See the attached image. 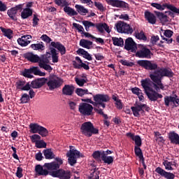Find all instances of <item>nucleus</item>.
Returning a JSON list of instances; mask_svg holds the SVG:
<instances>
[{
    "label": "nucleus",
    "instance_id": "nucleus-53",
    "mask_svg": "<svg viewBox=\"0 0 179 179\" xmlns=\"http://www.w3.org/2000/svg\"><path fill=\"white\" fill-rule=\"evenodd\" d=\"M31 139L34 143H37V142H40L41 136H40L38 134H34L31 136Z\"/></svg>",
    "mask_w": 179,
    "mask_h": 179
},
{
    "label": "nucleus",
    "instance_id": "nucleus-56",
    "mask_svg": "<svg viewBox=\"0 0 179 179\" xmlns=\"http://www.w3.org/2000/svg\"><path fill=\"white\" fill-rule=\"evenodd\" d=\"M94 6H96V8H97V9H99V10H101V12H103V10H104V6L101 3L95 1Z\"/></svg>",
    "mask_w": 179,
    "mask_h": 179
},
{
    "label": "nucleus",
    "instance_id": "nucleus-21",
    "mask_svg": "<svg viewBox=\"0 0 179 179\" xmlns=\"http://www.w3.org/2000/svg\"><path fill=\"white\" fill-rule=\"evenodd\" d=\"M31 40V35H24L17 39V43L21 47H26L30 44Z\"/></svg>",
    "mask_w": 179,
    "mask_h": 179
},
{
    "label": "nucleus",
    "instance_id": "nucleus-45",
    "mask_svg": "<svg viewBox=\"0 0 179 179\" xmlns=\"http://www.w3.org/2000/svg\"><path fill=\"white\" fill-rule=\"evenodd\" d=\"M31 71V69H25L22 72L23 76H24V78H28L29 79L34 78Z\"/></svg>",
    "mask_w": 179,
    "mask_h": 179
},
{
    "label": "nucleus",
    "instance_id": "nucleus-18",
    "mask_svg": "<svg viewBox=\"0 0 179 179\" xmlns=\"http://www.w3.org/2000/svg\"><path fill=\"white\" fill-rule=\"evenodd\" d=\"M22 8L23 5L22 4H19L15 7L12 8L11 9L8 10V15L12 19V20H17V17H16V15L17 14V10H22Z\"/></svg>",
    "mask_w": 179,
    "mask_h": 179
},
{
    "label": "nucleus",
    "instance_id": "nucleus-50",
    "mask_svg": "<svg viewBox=\"0 0 179 179\" xmlns=\"http://www.w3.org/2000/svg\"><path fill=\"white\" fill-rule=\"evenodd\" d=\"M133 141H134L136 146L137 147L142 146V139L141 138V136L138 135L135 136Z\"/></svg>",
    "mask_w": 179,
    "mask_h": 179
},
{
    "label": "nucleus",
    "instance_id": "nucleus-46",
    "mask_svg": "<svg viewBox=\"0 0 179 179\" xmlns=\"http://www.w3.org/2000/svg\"><path fill=\"white\" fill-rule=\"evenodd\" d=\"M55 3L58 6H62L64 8V6H69V3L66 0H54Z\"/></svg>",
    "mask_w": 179,
    "mask_h": 179
},
{
    "label": "nucleus",
    "instance_id": "nucleus-3",
    "mask_svg": "<svg viewBox=\"0 0 179 179\" xmlns=\"http://www.w3.org/2000/svg\"><path fill=\"white\" fill-rule=\"evenodd\" d=\"M94 101H92V99H82V101L85 103H90L92 104L94 107H97L99 106L102 108H106V103L110 101V96L108 94H98L93 96Z\"/></svg>",
    "mask_w": 179,
    "mask_h": 179
},
{
    "label": "nucleus",
    "instance_id": "nucleus-63",
    "mask_svg": "<svg viewBox=\"0 0 179 179\" xmlns=\"http://www.w3.org/2000/svg\"><path fill=\"white\" fill-rule=\"evenodd\" d=\"M115 106L118 110H122V102H121V100L119 99V101L115 102Z\"/></svg>",
    "mask_w": 179,
    "mask_h": 179
},
{
    "label": "nucleus",
    "instance_id": "nucleus-35",
    "mask_svg": "<svg viewBox=\"0 0 179 179\" xmlns=\"http://www.w3.org/2000/svg\"><path fill=\"white\" fill-rule=\"evenodd\" d=\"M33 15V10L30 8H24L21 13V17L22 19H27V17Z\"/></svg>",
    "mask_w": 179,
    "mask_h": 179
},
{
    "label": "nucleus",
    "instance_id": "nucleus-43",
    "mask_svg": "<svg viewBox=\"0 0 179 179\" xmlns=\"http://www.w3.org/2000/svg\"><path fill=\"white\" fill-rule=\"evenodd\" d=\"M39 66L41 65V64H50V59L45 55H42L41 57H39V62H38Z\"/></svg>",
    "mask_w": 179,
    "mask_h": 179
},
{
    "label": "nucleus",
    "instance_id": "nucleus-22",
    "mask_svg": "<svg viewBox=\"0 0 179 179\" xmlns=\"http://www.w3.org/2000/svg\"><path fill=\"white\" fill-rule=\"evenodd\" d=\"M24 57L27 61L33 64H37L40 61V57L37 55H34L33 52L25 53Z\"/></svg>",
    "mask_w": 179,
    "mask_h": 179
},
{
    "label": "nucleus",
    "instance_id": "nucleus-64",
    "mask_svg": "<svg viewBox=\"0 0 179 179\" xmlns=\"http://www.w3.org/2000/svg\"><path fill=\"white\" fill-rule=\"evenodd\" d=\"M81 3H87L90 6H93V1L92 0H80Z\"/></svg>",
    "mask_w": 179,
    "mask_h": 179
},
{
    "label": "nucleus",
    "instance_id": "nucleus-6",
    "mask_svg": "<svg viewBox=\"0 0 179 179\" xmlns=\"http://www.w3.org/2000/svg\"><path fill=\"white\" fill-rule=\"evenodd\" d=\"M70 150L66 153L69 164L70 166H74L76 164V159H79V157H83V155L80 154L78 150L72 149L73 146L70 145Z\"/></svg>",
    "mask_w": 179,
    "mask_h": 179
},
{
    "label": "nucleus",
    "instance_id": "nucleus-34",
    "mask_svg": "<svg viewBox=\"0 0 179 179\" xmlns=\"http://www.w3.org/2000/svg\"><path fill=\"white\" fill-rule=\"evenodd\" d=\"M131 92L134 94H136L138 96L139 101H142L145 97L143 96V94L142 93V90L138 87H134L131 89Z\"/></svg>",
    "mask_w": 179,
    "mask_h": 179
},
{
    "label": "nucleus",
    "instance_id": "nucleus-23",
    "mask_svg": "<svg viewBox=\"0 0 179 179\" xmlns=\"http://www.w3.org/2000/svg\"><path fill=\"white\" fill-rule=\"evenodd\" d=\"M75 92V87L72 85H65L62 90L64 96H72Z\"/></svg>",
    "mask_w": 179,
    "mask_h": 179
},
{
    "label": "nucleus",
    "instance_id": "nucleus-27",
    "mask_svg": "<svg viewBox=\"0 0 179 179\" xmlns=\"http://www.w3.org/2000/svg\"><path fill=\"white\" fill-rule=\"evenodd\" d=\"M64 12H65L68 16H78V11L75 10V9L69 6H65L64 7Z\"/></svg>",
    "mask_w": 179,
    "mask_h": 179
},
{
    "label": "nucleus",
    "instance_id": "nucleus-16",
    "mask_svg": "<svg viewBox=\"0 0 179 179\" xmlns=\"http://www.w3.org/2000/svg\"><path fill=\"white\" fill-rule=\"evenodd\" d=\"M48 79L45 78H37L31 83V87L32 89H40V87H43L45 83H47V81Z\"/></svg>",
    "mask_w": 179,
    "mask_h": 179
},
{
    "label": "nucleus",
    "instance_id": "nucleus-13",
    "mask_svg": "<svg viewBox=\"0 0 179 179\" xmlns=\"http://www.w3.org/2000/svg\"><path fill=\"white\" fill-rule=\"evenodd\" d=\"M153 53L146 47H142L136 52V57L138 58H146L147 59H150L152 58Z\"/></svg>",
    "mask_w": 179,
    "mask_h": 179
},
{
    "label": "nucleus",
    "instance_id": "nucleus-1",
    "mask_svg": "<svg viewBox=\"0 0 179 179\" xmlns=\"http://www.w3.org/2000/svg\"><path fill=\"white\" fill-rule=\"evenodd\" d=\"M137 64L141 68L146 69V71H154V72L150 73V78L154 83L153 87L155 90L150 87L151 81L150 78L141 80V86L144 89V92L149 100L150 101H156L157 99H163V95L157 93L160 89L164 90V85L162 80L164 77L173 78L174 73H173L171 69L158 68L157 64L150 60H138Z\"/></svg>",
    "mask_w": 179,
    "mask_h": 179
},
{
    "label": "nucleus",
    "instance_id": "nucleus-4",
    "mask_svg": "<svg viewBox=\"0 0 179 179\" xmlns=\"http://www.w3.org/2000/svg\"><path fill=\"white\" fill-rule=\"evenodd\" d=\"M83 24L86 30V31H90V27H96L99 33H104V31L106 33H110V27L106 23H96L94 24L90 21L84 20L83 21Z\"/></svg>",
    "mask_w": 179,
    "mask_h": 179
},
{
    "label": "nucleus",
    "instance_id": "nucleus-28",
    "mask_svg": "<svg viewBox=\"0 0 179 179\" xmlns=\"http://www.w3.org/2000/svg\"><path fill=\"white\" fill-rule=\"evenodd\" d=\"M31 48L32 50H34L36 51H44L45 50V45H44V43L43 42H40L38 43H34L31 45Z\"/></svg>",
    "mask_w": 179,
    "mask_h": 179
},
{
    "label": "nucleus",
    "instance_id": "nucleus-36",
    "mask_svg": "<svg viewBox=\"0 0 179 179\" xmlns=\"http://www.w3.org/2000/svg\"><path fill=\"white\" fill-rule=\"evenodd\" d=\"M31 73H34V75H36L38 76H45V73L42 72L40 69L37 66H33L30 68Z\"/></svg>",
    "mask_w": 179,
    "mask_h": 179
},
{
    "label": "nucleus",
    "instance_id": "nucleus-15",
    "mask_svg": "<svg viewBox=\"0 0 179 179\" xmlns=\"http://www.w3.org/2000/svg\"><path fill=\"white\" fill-rule=\"evenodd\" d=\"M124 50H127V51H131V52H136L138 47L136 46V43L134 41L132 38L129 37L125 40Z\"/></svg>",
    "mask_w": 179,
    "mask_h": 179
},
{
    "label": "nucleus",
    "instance_id": "nucleus-51",
    "mask_svg": "<svg viewBox=\"0 0 179 179\" xmlns=\"http://www.w3.org/2000/svg\"><path fill=\"white\" fill-rule=\"evenodd\" d=\"M41 40H42V41H44L47 44H50V43L52 41V39H51V38H50V36H48L47 34L42 35L41 36Z\"/></svg>",
    "mask_w": 179,
    "mask_h": 179
},
{
    "label": "nucleus",
    "instance_id": "nucleus-60",
    "mask_svg": "<svg viewBox=\"0 0 179 179\" xmlns=\"http://www.w3.org/2000/svg\"><path fill=\"white\" fill-rule=\"evenodd\" d=\"M39 20H40V19H38V17H37V15H34V18H33L34 27H36V26H37V24H38Z\"/></svg>",
    "mask_w": 179,
    "mask_h": 179
},
{
    "label": "nucleus",
    "instance_id": "nucleus-54",
    "mask_svg": "<svg viewBox=\"0 0 179 179\" xmlns=\"http://www.w3.org/2000/svg\"><path fill=\"white\" fill-rule=\"evenodd\" d=\"M36 146L38 149H41L43 148H47V143L44 141H38L36 143Z\"/></svg>",
    "mask_w": 179,
    "mask_h": 179
},
{
    "label": "nucleus",
    "instance_id": "nucleus-25",
    "mask_svg": "<svg viewBox=\"0 0 179 179\" xmlns=\"http://www.w3.org/2000/svg\"><path fill=\"white\" fill-rule=\"evenodd\" d=\"M168 138L171 143H173V145H176L179 141V135L174 131H171L168 134Z\"/></svg>",
    "mask_w": 179,
    "mask_h": 179
},
{
    "label": "nucleus",
    "instance_id": "nucleus-44",
    "mask_svg": "<svg viewBox=\"0 0 179 179\" xmlns=\"http://www.w3.org/2000/svg\"><path fill=\"white\" fill-rule=\"evenodd\" d=\"M134 153L137 157H138L140 159H143V153L142 152V150L141 148L138 146L134 147Z\"/></svg>",
    "mask_w": 179,
    "mask_h": 179
},
{
    "label": "nucleus",
    "instance_id": "nucleus-61",
    "mask_svg": "<svg viewBox=\"0 0 179 179\" xmlns=\"http://www.w3.org/2000/svg\"><path fill=\"white\" fill-rule=\"evenodd\" d=\"M35 159L38 162H41V160H43V154L41 152H38L35 155Z\"/></svg>",
    "mask_w": 179,
    "mask_h": 179
},
{
    "label": "nucleus",
    "instance_id": "nucleus-49",
    "mask_svg": "<svg viewBox=\"0 0 179 179\" xmlns=\"http://www.w3.org/2000/svg\"><path fill=\"white\" fill-rule=\"evenodd\" d=\"M75 81L77 83V85L78 86H80V87H83L85 85V83H87V81H86L85 79L78 78H75Z\"/></svg>",
    "mask_w": 179,
    "mask_h": 179
},
{
    "label": "nucleus",
    "instance_id": "nucleus-42",
    "mask_svg": "<svg viewBox=\"0 0 179 179\" xmlns=\"http://www.w3.org/2000/svg\"><path fill=\"white\" fill-rule=\"evenodd\" d=\"M135 37L136 38H138V40H143V41H146V40H148V38L145 35V32H143V31H141V32H136Z\"/></svg>",
    "mask_w": 179,
    "mask_h": 179
},
{
    "label": "nucleus",
    "instance_id": "nucleus-31",
    "mask_svg": "<svg viewBox=\"0 0 179 179\" xmlns=\"http://www.w3.org/2000/svg\"><path fill=\"white\" fill-rule=\"evenodd\" d=\"M75 8L77 10V13H79L80 15H83V16H85L86 13H89V10L87 8H85V6H83L76 4L75 6Z\"/></svg>",
    "mask_w": 179,
    "mask_h": 179
},
{
    "label": "nucleus",
    "instance_id": "nucleus-24",
    "mask_svg": "<svg viewBox=\"0 0 179 179\" xmlns=\"http://www.w3.org/2000/svg\"><path fill=\"white\" fill-rule=\"evenodd\" d=\"M145 18L146 20H148V23H150V24H156V15L155 14L150 13V11H145Z\"/></svg>",
    "mask_w": 179,
    "mask_h": 179
},
{
    "label": "nucleus",
    "instance_id": "nucleus-12",
    "mask_svg": "<svg viewBox=\"0 0 179 179\" xmlns=\"http://www.w3.org/2000/svg\"><path fill=\"white\" fill-rule=\"evenodd\" d=\"M55 160L56 162L45 163L43 165V167L47 169V170H50V171H57V170H59L58 169L61 167V165L64 163V161H62V159L59 157L55 158Z\"/></svg>",
    "mask_w": 179,
    "mask_h": 179
},
{
    "label": "nucleus",
    "instance_id": "nucleus-38",
    "mask_svg": "<svg viewBox=\"0 0 179 179\" xmlns=\"http://www.w3.org/2000/svg\"><path fill=\"white\" fill-rule=\"evenodd\" d=\"M155 13H156L158 19H159V20L162 22V23H166V22H169L167 15H164L163 13H160L159 11H155Z\"/></svg>",
    "mask_w": 179,
    "mask_h": 179
},
{
    "label": "nucleus",
    "instance_id": "nucleus-58",
    "mask_svg": "<svg viewBox=\"0 0 179 179\" xmlns=\"http://www.w3.org/2000/svg\"><path fill=\"white\" fill-rule=\"evenodd\" d=\"M23 169L20 167H17V172H16V176L17 178H22L23 177Z\"/></svg>",
    "mask_w": 179,
    "mask_h": 179
},
{
    "label": "nucleus",
    "instance_id": "nucleus-20",
    "mask_svg": "<svg viewBox=\"0 0 179 179\" xmlns=\"http://www.w3.org/2000/svg\"><path fill=\"white\" fill-rule=\"evenodd\" d=\"M108 5L114 6L115 8H122L127 9L128 8V3L121 0H109L108 1Z\"/></svg>",
    "mask_w": 179,
    "mask_h": 179
},
{
    "label": "nucleus",
    "instance_id": "nucleus-32",
    "mask_svg": "<svg viewBox=\"0 0 179 179\" xmlns=\"http://www.w3.org/2000/svg\"><path fill=\"white\" fill-rule=\"evenodd\" d=\"M112 41L117 47H124V39L122 38L113 37Z\"/></svg>",
    "mask_w": 179,
    "mask_h": 179
},
{
    "label": "nucleus",
    "instance_id": "nucleus-62",
    "mask_svg": "<svg viewBox=\"0 0 179 179\" xmlns=\"http://www.w3.org/2000/svg\"><path fill=\"white\" fill-rule=\"evenodd\" d=\"M69 105L71 110H75L76 108V103L72 101H69Z\"/></svg>",
    "mask_w": 179,
    "mask_h": 179
},
{
    "label": "nucleus",
    "instance_id": "nucleus-47",
    "mask_svg": "<svg viewBox=\"0 0 179 179\" xmlns=\"http://www.w3.org/2000/svg\"><path fill=\"white\" fill-rule=\"evenodd\" d=\"M20 101L22 104H26L30 101V96L27 94H23L21 96Z\"/></svg>",
    "mask_w": 179,
    "mask_h": 179
},
{
    "label": "nucleus",
    "instance_id": "nucleus-29",
    "mask_svg": "<svg viewBox=\"0 0 179 179\" xmlns=\"http://www.w3.org/2000/svg\"><path fill=\"white\" fill-rule=\"evenodd\" d=\"M77 53L83 55V58H85V59H87L88 61H92V59H93L92 55H90V54H89V52H87V51L85 50L84 49L79 48L77 50Z\"/></svg>",
    "mask_w": 179,
    "mask_h": 179
},
{
    "label": "nucleus",
    "instance_id": "nucleus-17",
    "mask_svg": "<svg viewBox=\"0 0 179 179\" xmlns=\"http://www.w3.org/2000/svg\"><path fill=\"white\" fill-rule=\"evenodd\" d=\"M155 173H157V174H159L161 177H164V178H166V179L176 178V175H174V173L167 172L164 169H162L161 167L156 168Z\"/></svg>",
    "mask_w": 179,
    "mask_h": 179
},
{
    "label": "nucleus",
    "instance_id": "nucleus-7",
    "mask_svg": "<svg viewBox=\"0 0 179 179\" xmlns=\"http://www.w3.org/2000/svg\"><path fill=\"white\" fill-rule=\"evenodd\" d=\"M29 129L31 134H38L43 138L48 136V130L37 123H31L29 124Z\"/></svg>",
    "mask_w": 179,
    "mask_h": 179
},
{
    "label": "nucleus",
    "instance_id": "nucleus-52",
    "mask_svg": "<svg viewBox=\"0 0 179 179\" xmlns=\"http://www.w3.org/2000/svg\"><path fill=\"white\" fill-rule=\"evenodd\" d=\"M43 69H45V71H48V72H51L52 71V67L48 64H41V66H39Z\"/></svg>",
    "mask_w": 179,
    "mask_h": 179
},
{
    "label": "nucleus",
    "instance_id": "nucleus-9",
    "mask_svg": "<svg viewBox=\"0 0 179 179\" xmlns=\"http://www.w3.org/2000/svg\"><path fill=\"white\" fill-rule=\"evenodd\" d=\"M115 27L118 33H124L125 34H132L134 33V29L124 22L120 21L117 22Z\"/></svg>",
    "mask_w": 179,
    "mask_h": 179
},
{
    "label": "nucleus",
    "instance_id": "nucleus-30",
    "mask_svg": "<svg viewBox=\"0 0 179 179\" xmlns=\"http://www.w3.org/2000/svg\"><path fill=\"white\" fill-rule=\"evenodd\" d=\"M80 47H83V48H87V50H90V46L93 45V42L86 39H81L80 41Z\"/></svg>",
    "mask_w": 179,
    "mask_h": 179
},
{
    "label": "nucleus",
    "instance_id": "nucleus-5",
    "mask_svg": "<svg viewBox=\"0 0 179 179\" xmlns=\"http://www.w3.org/2000/svg\"><path fill=\"white\" fill-rule=\"evenodd\" d=\"M80 131L83 135H85L87 138H90L93 135L99 134V130L94 128L93 123L91 122H84L80 127Z\"/></svg>",
    "mask_w": 179,
    "mask_h": 179
},
{
    "label": "nucleus",
    "instance_id": "nucleus-59",
    "mask_svg": "<svg viewBox=\"0 0 179 179\" xmlns=\"http://www.w3.org/2000/svg\"><path fill=\"white\" fill-rule=\"evenodd\" d=\"M173 31L170 30V29H166L164 31V35L165 36V37H167L168 38H171V36H173Z\"/></svg>",
    "mask_w": 179,
    "mask_h": 179
},
{
    "label": "nucleus",
    "instance_id": "nucleus-57",
    "mask_svg": "<svg viewBox=\"0 0 179 179\" xmlns=\"http://www.w3.org/2000/svg\"><path fill=\"white\" fill-rule=\"evenodd\" d=\"M120 63L122 65H124V66H134V62H129L127 60H120Z\"/></svg>",
    "mask_w": 179,
    "mask_h": 179
},
{
    "label": "nucleus",
    "instance_id": "nucleus-8",
    "mask_svg": "<svg viewBox=\"0 0 179 179\" xmlns=\"http://www.w3.org/2000/svg\"><path fill=\"white\" fill-rule=\"evenodd\" d=\"M46 83L48 87H49V90H54V89H58V87L62 86L64 80L58 77L50 76Z\"/></svg>",
    "mask_w": 179,
    "mask_h": 179
},
{
    "label": "nucleus",
    "instance_id": "nucleus-37",
    "mask_svg": "<svg viewBox=\"0 0 179 179\" xmlns=\"http://www.w3.org/2000/svg\"><path fill=\"white\" fill-rule=\"evenodd\" d=\"M104 163H106L107 164H111L113 162H114V158L111 156L107 157L106 155V152L104 151L102 152V159Z\"/></svg>",
    "mask_w": 179,
    "mask_h": 179
},
{
    "label": "nucleus",
    "instance_id": "nucleus-33",
    "mask_svg": "<svg viewBox=\"0 0 179 179\" xmlns=\"http://www.w3.org/2000/svg\"><path fill=\"white\" fill-rule=\"evenodd\" d=\"M0 29L3 34V36H5V37H7V38H9V40L12 38V34H13V31H12V29H5L2 27H0Z\"/></svg>",
    "mask_w": 179,
    "mask_h": 179
},
{
    "label": "nucleus",
    "instance_id": "nucleus-11",
    "mask_svg": "<svg viewBox=\"0 0 179 179\" xmlns=\"http://www.w3.org/2000/svg\"><path fill=\"white\" fill-rule=\"evenodd\" d=\"M78 111L82 115H93V106L87 103H81L79 105Z\"/></svg>",
    "mask_w": 179,
    "mask_h": 179
},
{
    "label": "nucleus",
    "instance_id": "nucleus-55",
    "mask_svg": "<svg viewBox=\"0 0 179 179\" xmlns=\"http://www.w3.org/2000/svg\"><path fill=\"white\" fill-rule=\"evenodd\" d=\"M102 155H103V152H100V151H95L93 154L92 156L94 157V159H102Z\"/></svg>",
    "mask_w": 179,
    "mask_h": 179
},
{
    "label": "nucleus",
    "instance_id": "nucleus-10",
    "mask_svg": "<svg viewBox=\"0 0 179 179\" xmlns=\"http://www.w3.org/2000/svg\"><path fill=\"white\" fill-rule=\"evenodd\" d=\"M50 176H52V177H55L56 178L59 179H71L72 175L71 173V171H65L61 169L50 172Z\"/></svg>",
    "mask_w": 179,
    "mask_h": 179
},
{
    "label": "nucleus",
    "instance_id": "nucleus-14",
    "mask_svg": "<svg viewBox=\"0 0 179 179\" xmlns=\"http://www.w3.org/2000/svg\"><path fill=\"white\" fill-rule=\"evenodd\" d=\"M131 110L134 117H139L140 111H143V112L149 111V110H150V108L148 106L147 104L140 103V104L136 105L135 106H131Z\"/></svg>",
    "mask_w": 179,
    "mask_h": 179
},
{
    "label": "nucleus",
    "instance_id": "nucleus-48",
    "mask_svg": "<svg viewBox=\"0 0 179 179\" xmlns=\"http://www.w3.org/2000/svg\"><path fill=\"white\" fill-rule=\"evenodd\" d=\"M73 27L78 30V33H81V34H83L85 31V29L83 27L78 23H73Z\"/></svg>",
    "mask_w": 179,
    "mask_h": 179
},
{
    "label": "nucleus",
    "instance_id": "nucleus-41",
    "mask_svg": "<svg viewBox=\"0 0 179 179\" xmlns=\"http://www.w3.org/2000/svg\"><path fill=\"white\" fill-rule=\"evenodd\" d=\"M163 165L165 166L166 170H173V166H177V163L174 162H170L169 161H164L163 162Z\"/></svg>",
    "mask_w": 179,
    "mask_h": 179
},
{
    "label": "nucleus",
    "instance_id": "nucleus-26",
    "mask_svg": "<svg viewBox=\"0 0 179 179\" xmlns=\"http://www.w3.org/2000/svg\"><path fill=\"white\" fill-rule=\"evenodd\" d=\"M47 168L44 167V166L36 165L35 167V171L38 174V176H48V171L45 169Z\"/></svg>",
    "mask_w": 179,
    "mask_h": 179
},
{
    "label": "nucleus",
    "instance_id": "nucleus-39",
    "mask_svg": "<svg viewBox=\"0 0 179 179\" xmlns=\"http://www.w3.org/2000/svg\"><path fill=\"white\" fill-rule=\"evenodd\" d=\"M43 155L45 159H54V157H55V155H54L51 149L44 150Z\"/></svg>",
    "mask_w": 179,
    "mask_h": 179
},
{
    "label": "nucleus",
    "instance_id": "nucleus-2",
    "mask_svg": "<svg viewBox=\"0 0 179 179\" xmlns=\"http://www.w3.org/2000/svg\"><path fill=\"white\" fill-rule=\"evenodd\" d=\"M49 50L50 51L53 64H56L59 61V53L57 51L60 52L61 55H65V54H66V48L62 43H61V42H51L49 45Z\"/></svg>",
    "mask_w": 179,
    "mask_h": 179
},
{
    "label": "nucleus",
    "instance_id": "nucleus-19",
    "mask_svg": "<svg viewBox=\"0 0 179 179\" xmlns=\"http://www.w3.org/2000/svg\"><path fill=\"white\" fill-rule=\"evenodd\" d=\"M170 103H173L175 107H178L179 99L177 98V95H175V96H166L164 97V104L166 107L170 106Z\"/></svg>",
    "mask_w": 179,
    "mask_h": 179
},
{
    "label": "nucleus",
    "instance_id": "nucleus-40",
    "mask_svg": "<svg viewBox=\"0 0 179 179\" xmlns=\"http://www.w3.org/2000/svg\"><path fill=\"white\" fill-rule=\"evenodd\" d=\"M76 93L80 96V97H83L85 94H93L92 92H89L88 90H83L82 88H77L76 90Z\"/></svg>",
    "mask_w": 179,
    "mask_h": 179
}]
</instances>
